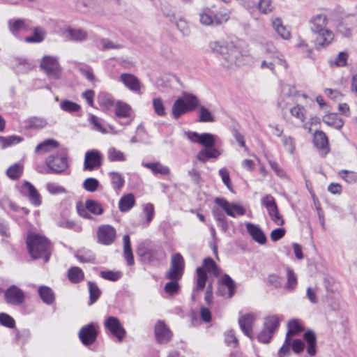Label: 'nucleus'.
Here are the masks:
<instances>
[{
  "label": "nucleus",
  "mask_w": 357,
  "mask_h": 357,
  "mask_svg": "<svg viewBox=\"0 0 357 357\" xmlns=\"http://www.w3.org/2000/svg\"><path fill=\"white\" fill-rule=\"evenodd\" d=\"M212 53L219 57L222 66L231 69L244 64L249 52L241 47L240 42L224 40H213L208 44Z\"/></svg>",
  "instance_id": "nucleus-1"
},
{
  "label": "nucleus",
  "mask_w": 357,
  "mask_h": 357,
  "mask_svg": "<svg viewBox=\"0 0 357 357\" xmlns=\"http://www.w3.org/2000/svg\"><path fill=\"white\" fill-rule=\"evenodd\" d=\"M186 137L193 143H197L203 146L197 155V159L206 162L211 158L217 159L221 155V152L215 147L216 144V136L209 133L204 132L199 134L197 132L188 131L185 133Z\"/></svg>",
  "instance_id": "nucleus-2"
},
{
  "label": "nucleus",
  "mask_w": 357,
  "mask_h": 357,
  "mask_svg": "<svg viewBox=\"0 0 357 357\" xmlns=\"http://www.w3.org/2000/svg\"><path fill=\"white\" fill-rule=\"evenodd\" d=\"M26 242L29 254L33 259H43L45 262L49 261L52 252V245L46 237L29 231Z\"/></svg>",
  "instance_id": "nucleus-3"
},
{
  "label": "nucleus",
  "mask_w": 357,
  "mask_h": 357,
  "mask_svg": "<svg viewBox=\"0 0 357 357\" xmlns=\"http://www.w3.org/2000/svg\"><path fill=\"white\" fill-rule=\"evenodd\" d=\"M137 253L143 261L155 266H159L167 257V254L160 245H152L146 248L144 245H140Z\"/></svg>",
  "instance_id": "nucleus-4"
},
{
  "label": "nucleus",
  "mask_w": 357,
  "mask_h": 357,
  "mask_svg": "<svg viewBox=\"0 0 357 357\" xmlns=\"http://www.w3.org/2000/svg\"><path fill=\"white\" fill-rule=\"evenodd\" d=\"M199 99L194 94L184 93L182 97L176 99L173 103L172 115L177 119L184 114L194 111L199 106Z\"/></svg>",
  "instance_id": "nucleus-5"
},
{
  "label": "nucleus",
  "mask_w": 357,
  "mask_h": 357,
  "mask_svg": "<svg viewBox=\"0 0 357 357\" xmlns=\"http://www.w3.org/2000/svg\"><path fill=\"white\" fill-rule=\"evenodd\" d=\"M282 318V315L277 314L267 316L264 319L262 330L257 335L259 342L264 344L268 343L277 331Z\"/></svg>",
  "instance_id": "nucleus-6"
},
{
  "label": "nucleus",
  "mask_w": 357,
  "mask_h": 357,
  "mask_svg": "<svg viewBox=\"0 0 357 357\" xmlns=\"http://www.w3.org/2000/svg\"><path fill=\"white\" fill-rule=\"evenodd\" d=\"M49 170L47 173L61 174L68 167V155L66 151H61L55 155H50L45 160Z\"/></svg>",
  "instance_id": "nucleus-7"
},
{
  "label": "nucleus",
  "mask_w": 357,
  "mask_h": 357,
  "mask_svg": "<svg viewBox=\"0 0 357 357\" xmlns=\"http://www.w3.org/2000/svg\"><path fill=\"white\" fill-rule=\"evenodd\" d=\"M40 68L45 71L50 79L57 80L60 79L61 68L57 57L45 56L41 60Z\"/></svg>",
  "instance_id": "nucleus-8"
},
{
  "label": "nucleus",
  "mask_w": 357,
  "mask_h": 357,
  "mask_svg": "<svg viewBox=\"0 0 357 357\" xmlns=\"http://www.w3.org/2000/svg\"><path fill=\"white\" fill-rule=\"evenodd\" d=\"M77 210L81 217L88 220L92 219L91 214L100 215L104 212L102 206L98 202L93 199L86 200L84 204H77Z\"/></svg>",
  "instance_id": "nucleus-9"
},
{
  "label": "nucleus",
  "mask_w": 357,
  "mask_h": 357,
  "mask_svg": "<svg viewBox=\"0 0 357 357\" xmlns=\"http://www.w3.org/2000/svg\"><path fill=\"white\" fill-rule=\"evenodd\" d=\"M185 268V261L180 253H175L172 256L170 267L166 272V279H181Z\"/></svg>",
  "instance_id": "nucleus-10"
},
{
  "label": "nucleus",
  "mask_w": 357,
  "mask_h": 357,
  "mask_svg": "<svg viewBox=\"0 0 357 357\" xmlns=\"http://www.w3.org/2000/svg\"><path fill=\"white\" fill-rule=\"evenodd\" d=\"M357 26V17L354 15H349L342 17L336 26L337 33L343 38H350L354 29Z\"/></svg>",
  "instance_id": "nucleus-11"
},
{
  "label": "nucleus",
  "mask_w": 357,
  "mask_h": 357,
  "mask_svg": "<svg viewBox=\"0 0 357 357\" xmlns=\"http://www.w3.org/2000/svg\"><path fill=\"white\" fill-rule=\"evenodd\" d=\"M98 325L95 323H90L82 326L79 331V338L84 346L93 344L98 335Z\"/></svg>",
  "instance_id": "nucleus-12"
},
{
  "label": "nucleus",
  "mask_w": 357,
  "mask_h": 357,
  "mask_svg": "<svg viewBox=\"0 0 357 357\" xmlns=\"http://www.w3.org/2000/svg\"><path fill=\"white\" fill-rule=\"evenodd\" d=\"M4 298L8 305L20 306L24 303L25 294L16 285H12L4 291Z\"/></svg>",
  "instance_id": "nucleus-13"
},
{
  "label": "nucleus",
  "mask_w": 357,
  "mask_h": 357,
  "mask_svg": "<svg viewBox=\"0 0 357 357\" xmlns=\"http://www.w3.org/2000/svg\"><path fill=\"white\" fill-rule=\"evenodd\" d=\"M215 203L218 205L229 216L236 218L237 215H243L245 213V208L236 203H230L225 198L217 197Z\"/></svg>",
  "instance_id": "nucleus-14"
},
{
  "label": "nucleus",
  "mask_w": 357,
  "mask_h": 357,
  "mask_svg": "<svg viewBox=\"0 0 357 357\" xmlns=\"http://www.w3.org/2000/svg\"><path fill=\"white\" fill-rule=\"evenodd\" d=\"M243 6L255 19H257L258 12L268 14L273 10L271 1H244Z\"/></svg>",
  "instance_id": "nucleus-15"
},
{
  "label": "nucleus",
  "mask_w": 357,
  "mask_h": 357,
  "mask_svg": "<svg viewBox=\"0 0 357 357\" xmlns=\"http://www.w3.org/2000/svg\"><path fill=\"white\" fill-rule=\"evenodd\" d=\"M104 326L112 335L117 338L119 342L123 340L126 335V331L116 317H108L104 322Z\"/></svg>",
  "instance_id": "nucleus-16"
},
{
  "label": "nucleus",
  "mask_w": 357,
  "mask_h": 357,
  "mask_svg": "<svg viewBox=\"0 0 357 357\" xmlns=\"http://www.w3.org/2000/svg\"><path fill=\"white\" fill-rule=\"evenodd\" d=\"M116 237V231L114 227L109 225H102L97 230L98 242L100 244L109 245L113 243Z\"/></svg>",
  "instance_id": "nucleus-17"
},
{
  "label": "nucleus",
  "mask_w": 357,
  "mask_h": 357,
  "mask_svg": "<svg viewBox=\"0 0 357 357\" xmlns=\"http://www.w3.org/2000/svg\"><path fill=\"white\" fill-rule=\"evenodd\" d=\"M20 192L26 197L29 201L35 206L41 204V196L36 188L29 181H24L20 187Z\"/></svg>",
  "instance_id": "nucleus-18"
},
{
  "label": "nucleus",
  "mask_w": 357,
  "mask_h": 357,
  "mask_svg": "<svg viewBox=\"0 0 357 357\" xmlns=\"http://www.w3.org/2000/svg\"><path fill=\"white\" fill-rule=\"evenodd\" d=\"M102 155L97 149L89 150L85 153L84 167L87 170H93L102 165Z\"/></svg>",
  "instance_id": "nucleus-19"
},
{
  "label": "nucleus",
  "mask_w": 357,
  "mask_h": 357,
  "mask_svg": "<svg viewBox=\"0 0 357 357\" xmlns=\"http://www.w3.org/2000/svg\"><path fill=\"white\" fill-rule=\"evenodd\" d=\"M255 320L256 317L253 313L241 314L238 318V324L241 331L250 340L253 339L252 330Z\"/></svg>",
  "instance_id": "nucleus-20"
},
{
  "label": "nucleus",
  "mask_w": 357,
  "mask_h": 357,
  "mask_svg": "<svg viewBox=\"0 0 357 357\" xmlns=\"http://www.w3.org/2000/svg\"><path fill=\"white\" fill-rule=\"evenodd\" d=\"M296 90L294 86L289 84H284L282 86L281 95L278 100V106L282 109H286L293 101L292 97L295 95Z\"/></svg>",
  "instance_id": "nucleus-21"
},
{
  "label": "nucleus",
  "mask_w": 357,
  "mask_h": 357,
  "mask_svg": "<svg viewBox=\"0 0 357 357\" xmlns=\"http://www.w3.org/2000/svg\"><path fill=\"white\" fill-rule=\"evenodd\" d=\"M120 81L130 91L137 94H141V82L134 75L130 73H122L119 77Z\"/></svg>",
  "instance_id": "nucleus-22"
},
{
  "label": "nucleus",
  "mask_w": 357,
  "mask_h": 357,
  "mask_svg": "<svg viewBox=\"0 0 357 357\" xmlns=\"http://www.w3.org/2000/svg\"><path fill=\"white\" fill-rule=\"evenodd\" d=\"M9 31L15 37H19V34L22 31H31L32 28L29 22L21 19H11L8 22Z\"/></svg>",
  "instance_id": "nucleus-23"
},
{
  "label": "nucleus",
  "mask_w": 357,
  "mask_h": 357,
  "mask_svg": "<svg viewBox=\"0 0 357 357\" xmlns=\"http://www.w3.org/2000/svg\"><path fill=\"white\" fill-rule=\"evenodd\" d=\"M155 335L158 343H167L172 337L170 329L162 321H158L155 326Z\"/></svg>",
  "instance_id": "nucleus-24"
},
{
  "label": "nucleus",
  "mask_w": 357,
  "mask_h": 357,
  "mask_svg": "<svg viewBox=\"0 0 357 357\" xmlns=\"http://www.w3.org/2000/svg\"><path fill=\"white\" fill-rule=\"evenodd\" d=\"M317 36L314 39V47L317 50H321L328 46L334 39L333 31L325 29L320 32H317Z\"/></svg>",
  "instance_id": "nucleus-25"
},
{
  "label": "nucleus",
  "mask_w": 357,
  "mask_h": 357,
  "mask_svg": "<svg viewBox=\"0 0 357 357\" xmlns=\"http://www.w3.org/2000/svg\"><path fill=\"white\" fill-rule=\"evenodd\" d=\"M63 35L67 40L75 42H83L88 37V33L85 30L71 26L65 29Z\"/></svg>",
  "instance_id": "nucleus-26"
},
{
  "label": "nucleus",
  "mask_w": 357,
  "mask_h": 357,
  "mask_svg": "<svg viewBox=\"0 0 357 357\" xmlns=\"http://www.w3.org/2000/svg\"><path fill=\"white\" fill-rule=\"evenodd\" d=\"M246 229L248 234L255 241L261 245H264L266 243V237L259 226L248 222L246 224Z\"/></svg>",
  "instance_id": "nucleus-27"
},
{
  "label": "nucleus",
  "mask_w": 357,
  "mask_h": 357,
  "mask_svg": "<svg viewBox=\"0 0 357 357\" xmlns=\"http://www.w3.org/2000/svg\"><path fill=\"white\" fill-rule=\"evenodd\" d=\"M207 279L208 275L204 268L203 267H198L196 270V286L193 289L192 295L193 301L195 300V292L202 291L204 289Z\"/></svg>",
  "instance_id": "nucleus-28"
},
{
  "label": "nucleus",
  "mask_w": 357,
  "mask_h": 357,
  "mask_svg": "<svg viewBox=\"0 0 357 357\" xmlns=\"http://www.w3.org/2000/svg\"><path fill=\"white\" fill-rule=\"evenodd\" d=\"M303 339L307 344V353L310 356H314L317 354V336L312 330H307L303 334Z\"/></svg>",
  "instance_id": "nucleus-29"
},
{
  "label": "nucleus",
  "mask_w": 357,
  "mask_h": 357,
  "mask_svg": "<svg viewBox=\"0 0 357 357\" xmlns=\"http://www.w3.org/2000/svg\"><path fill=\"white\" fill-rule=\"evenodd\" d=\"M142 165L150 169L153 174L161 176H167L170 174V169L159 162H142Z\"/></svg>",
  "instance_id": "nucleus-30"
},
{
  "label": "nucleus",
  "mask_w": 357,
  "mask_h": 357,
  "mask_svg": "<svg viewBox=\"0 0 357 357\" xmlns=\"http://www.w3.org/2000/svg\"><path fill=\"white\" fill-rule=\"evenodd\" d=\"M310 23V29L312 32H320L326 29L327 18L324 15H317L311 20Z\"/></svg>",
  "instance_id": "nucleus-31"
},
{
  "label": "nucleus",
  "mask_w": 357,
  "mask_h": 357,
  "mask_svg": "<svg viewBox=\"0 0 357 357\" xmlns=\"http://www.w3.org/2000/svg\"><path fill=\"white\" fill-rule=\"evenodd\" d=\"M38 292L41 300L45 304L52 305L54 302V294L50 287L45 285L40 286Z\"/></svg>",
  "instance_id": "nucleus-32"
},
{
  "label": "nucleus",
  "mask_w": 357,
  "mask_h": 357,
  "mask_svg": "<svg viewBox=\"0 0 357 357\" xmlns=\"http://www.w3.org/2000/svg\"><path fill=\"white\" fill-rule=\"evenodd\" d=\"M314 144L320 150L328 151V139L323 131H316L314 134Z\"/></svg>",
  "instance_id": "nucleus-33"
},
{
  "label": "nucleus",
  "mask_w": 357,
  "mask_h": 357,
  "mask_svg": "<svg viewBox=\"0 0 357 357\" xmlns=\"http://www.w3.org/2000/svg\"><path fill=\"white\" fill-rule=\"evenodd\" d=\"M322 121L327 126L332 127L335 129L340 130L344 125V122L337 114H328L322 117Z\"/></svg>",
  "instance_id": "nucleus-34"
},
{
  "label": "nucleus",
  "mask_w": 357,
  "mask_h": 357,
  "mask_svg": "<svg viewBox=\"0 0 357 357\" xmlns=\"http://www.w3.org/2000/svg\"><path fill=\"white\" fill-rule=\"evenodd\" d=\"M109 176L113 189L116 192L120 191L125 184L123 175L120 172H109Z\"/></svg>",
  "instance_id": "nucleus-35"
},
{
  "label": "nucleus",
  "mask_w": 357,
  "mask_h": 357,
  "mask_svg": "<svg viewBox=\"0 0 357 357\" xmlns=\"http://www.w3.org/2000/svg\"><path fill=\"white\" fill-rule=\"evenodd\" d=\"M123 256L128 266L134 264V257L131 249L130 238L129 235L126 234L123 237Z\"/></svg>",
  "instance_id": "nucleus-36"
},
{
  "label": "nucleus",
  "mask_w": 357,
  "mask_h": 357,
  "mask_svg": "<svg viewBox=\"0 0 357 357\" xmlns=\"http://www.w3.org/2000/svg\"><path fill=\"white\" fill-rule=\"evenodd\" d=\"M272 26L275 31L284 40H289L291 37L290 31L282 24L280 18L272 21Z\"/></svg>",
  "instance_id": "nucleus-37"
},
{
  "label": "nucleus",
  "mask_w": 357,
  "mask_h": 357,
  "mask_svg": "<svg viewBox=\"0 0 357 357\" xmlns=\"http://www.w3.org/2000/svg\"><path fill=\"white\" fill-rule=\"evenodd\" d=\"M107 156L108 160L112 162H125L127 160V155L114 146H111L107 149Z\"/></svg>",
  "instance_id": "nucleus-38"
},
{
  "label": "nucleus",
  "mask_w": 357,
  "mask_h": 357,
  "mask_svg": "<svg viewBox=\"0 0 357 357\" xmlns=\"http://www.w3.org/2000/svg\"><path fill=\"white\" fill-rule=\"evenodd\" d=\"M58 146L59 143L57 141L53 139H48L38 144L35 149V152L36 153H47L52 149L57 148Z\"/></svg>",
  "instance_id": "nucleus-39"
},
{
  "label": "nucleus",
  "mask_w": 357,
  "mask_h": 357,
  "mask_svg": "<svg viewBox=\"0 0 357 357\" xmlns=\"http://www.w3.org/2000/svg\"><path fill=\"white\" fill-rule=\"evenodd\" d=\"M135 199L132 194H127L123 196L119 202V208L121 212L130 211L135 205Z\"/></svg>",
  "instance_id": "nucleus-40"
},
{
  "label": "nucleus",
  "mask_w": 357,
  "mask_h": 357,
  "mask_svg": "<svg viewBox=\"0 0 357 357\" xmlns=\"http://www.w3.org/2000/svg\"><path fill=\"white\" fill-rule=\"evenodd\" d=\"M95 45L100 50L105 51L110 49H121L122 45L116 44L107 38H98L95 40Z\"/></svg>",
  "instance_id": "nucleus-41"
},
{
  "label": "nucleus",
  "mask_w": 357,
  "mask_h": 357,
  "mask_svg": "<svg viewBox=\"0 0 357 357\" xmlns=\"http://www.w3.org/2000/svg\"><path fill=\"white\" fill-rule=\"evenodd\" d=\"M97 100L100 106L105 109H109L114 106V100L112 96L106 92H100L98 93Z\"/></svg>",
  "instance_id": "nucleus-42"
},
{
  "label": "nucleus",
  "mask_w": 357,
  "mask_h": 357,
  "mask_svg": "<svg viewBox=\"0 0 357 357\" xmlns=\"http://www.w3.org/2000/svg\"><path fill=\"white\" fill-rule=\"evenodd\" d=\"M131 107L122 101H118L115 106V114L119 118H128L131 116Z\"/></svg>",
  "instance_id": "nucleus-43"
},
{
  "label": "nucleus",
  "mask_w": 357,
  "mask_h": 357,
  "mask_svg": "<svg viewBox=\"0 0 357 357\" xmlns=\"http://www.w3.org/2000/svg\"><path fill=\"white\" fill-rule=\"evenodd\" d=\"M160 6L163 15L167 17L170 22H173L176 19L178 15H180V13L172 7L169 1H163Z\"/></svg>",
  "instance_id": "nucleus-44"
},
{
  "label": "nucleus",
  "mask_w": 357,
  "mask_h": 357,
  "mask_svg": "<svg viewBox=\"0 0 357 357\" xmlns=\"http://www.w3.org/2000/svg\"><path fill=\"white\" fill-rule=\"evenodd\" d=\"M213 14L214 10L213 9L210 8H204L199 14L201 24L205 26H215Z\"/></svg>",
  "instance_id": "nucleus-45"
},
{
  "label": "nucleus",
  "mask_w": 357,
  "mask_h": 357,
  "mask_svg": "<svg viewBox=\"0 0 357 357\" xmlns=\"http://www.w3.org/2000/svg\"><path fill=\"white\" fill-rule=\"evenodd\" d=\"M33 33L31 36L26 37L24 38V41L28 43H41L44 39L45 36V30L40 27H34L33 29Z\"/></svg>",
  "instance_id": "nucleus-46"
},
{
  "label": "nucleus",
  "mask_w": 357,
  "mask_h": 357,
  "mask_svg": "<svg viewBox=\"0 0 357 357\" xmlns=\"http://www.w3.org/2000/svg\"><path fill=\"white\" fill-rule=\"evenodd\" d=\"M47 121L44 118L33 116L25 121V127L29 129H41L46 126Z\"/></svg>",
  "instance_id": "nucleus-47"
},
{
  "label": "nucleus",
  "mask_w": 357,
  "mask_h": 357,
  "mask_svg": "<svg viewBox=\"0 0 357 357\" xmlns=\"http://www.w3.org/2000/svg\"><path fill=\"white\" fill-rule=\"evenodd\" d=\"M229 11L226 8H220L219 10H214L213 17L215 22V26H218L225 23L229 19Z\"/></svg>",
  "instance_id": "nucleus-48"
},
{
  "label": "nucleus",
  "mask_w": 357,
  "mask_h": 357,
  "mask_svg": "<svg viewBox=\"0 0 357 357\" xmlns=\"http://www.w3.org/2000/svg\"><path fill=\"white\" fill-rule=\"evenodd\" d=\"M88 287L89 292V305H91L98 300L101 294V291L97 284L91 281L88 282Z\"/></svg>",
  "instance_id": "nucleus-49"
},
{
  "label": "nucleus",
  "mask_w": 357,
  "mask_h": 357,
  "mask_svg": "<svg viewBox=\"0 0 357 357\" xmlns=\"http://www.w3.org/2000/svg\"><path fill=\"white\" fill-rule=\"evenodd\" d=\"M286 271L287 280L284 287L289 291H293L297 287V276L290 267H287Z\"/></svg>",
  "instance_id": "nucleus-50"
},
{
  "label": "nucleus",
  "mask_w": 357,
  "mask_h": 357,
  "mask_svg": "<svg viewBox=\"0 0 357 357\" xmlns=\"http://www.w3.org/2000/svg\"><path fill=\"white\" fill-rule=\"evenodd\" d=\"M68 277L71 282L79 283L84 280V274L80 268L75 266L68 270Z\"/></svg>",
  "instance_id": "nucleus-51"
},
{
  "label": "nucleus",
  "mask_w": 357,
  "mask_h": 357,
  "mask_svg": "<svg viewBox=\"0 0 357 357\" xmlns=\"http://www.w3.org/2000/svg\"><path fill=\"white\" fill-rule=\"evenodd\" d=\"M75 256L81 263H91L93 262L95 259L92 252L84 248L77 250Z\"/></svg>",
  "instance_id": "nucleus-52"
},
{
  "label": "nucleus",
  "mask_w": 357,
  "mask_h": 357,
  "mask_svg": "<svg viewBox=\"0 0 357 357\" xmlns=\"http://www.w3.org/2000/svg\"><path fill=\"white\" fill-rule=\"evenodd\" d=\"M23 173V167L19 163L10 166L6 171V175L12 180H17L21 177Z\"/></svg>",
  "instance_id": "nucleus-53"
},
{
  "label": "nucleus",
  "mask_w": 357,
  "mask_h": 357,
  "mask_svg": "<svg viewBox=\"0 0 357 357\" xmlns=\"http://www.w3.org/2000/svg\"><path fill=\"white\" fill-rule=\"evenodd\" d=\"M60 108L63 111L70 114L78 112L81 109L79 105L68 100H62L60 102Z\"/></svg>",
  "instance_id": "nucleus-54"
},
{
  "label": "nucleus",
  "mask_w": 357,
  "mask_h": 357,
  "mask_svg": "<svg viewBox=\"0 0 357 357\" xmlns=\"http://www.w3.org/2000/svg\"><path fill=\"white\" fill-rule=\"evenodd\" d=\"M23 141V138L20 136L11 135L9 137L0 136V145L4 149L10 146L17 144Z\"/></svg>",
  "instance_id": "nucleus-55"
},
{
  "label": "nucleus",
  "mask_w": 357,
  "mask_h": 357,
  "mask_svg": "<svg viewBox=\"0 0 357 357\" xmlns=\"http://www.w3.org/2000/svg\"><path fill=\"white\" fill-rule=\"evenodd\" d=\"M172 22L175 24L176 26L183 36H188L190 35V31L188 23L181 15H178L176 19Z\"/></svg>",
  "instance_id": "nucleus-56"
},
{
  "label": "nucleus",
  "mask_w": 357,
  "mask_h": 357,
  "mask_svg": "<svg viewBox=\"0 0 357 357\" xmlns=\"http://www.w3.org/2000/svg\"><path fill=\"white\" fill-rule=\"evenodd\" d=\"M290 113L292 116L296 118L302 123L305 122L306 120V109L302 105H296L291 107L290 109Z\"/></svg>",
  "instance_id": "nucleus-57"
},
{
  "label": "nucleus",
  "mask_w": 357,
  "mask_h": 357,
  "mask_svg": "<svg viewBox=\"0 0 357 357\" xmlns=\"http://www.w3.org/2000/svg\"><path fill=\"white\" fill-rule=\"evenodd\" d=\"M170 281L167 282L164 287L165 291L170 295H175L178 294L180 286L178 281L181 279H169Z\"/></svg>",
  "instance_id": "nucleus-58"
},
{
  "label": "nucleus",
  "mask_w": 357,
  "mask_h": 357,
  "mask_svg": "<svg viewBox=\"0 0 357 357\" xmlns=\"http://www.w3.org/2000/svg\"><path fill=\"white\" fill-rule=\"evenodd\" d=\"M261 204L266 207L268 213L273 212L278 208L275 199L271 195H266L262 197Z\"/></svg>",
  "instance_id": "nucleus-59"
},
{
  "label": "nucleus",
  "mask_w": 357,
  "mask_h": 357,
  "mask_svg": "<svg viewBox=\"0 0 357 357\" xmlns=\"http://www.w3.org/2000/svg\"><path fill=\"white\" fill-rule=\"evenodd\" d=\"M199 121L200 122H213L215 118L211 112L204 106L199 107Z\"/></svg>",
  "instance_id": "nucleus-60"
},
{
  "label": "nucleus",
  "mask_w": 357,
  "mask_h": 357,
  "mask_svg": "<svg viewBox=\"0 0 357 357\" xmlns=\"http://www.w3.org/2000/svg\"><path fill=\"white\" fill-rule=\"evenodd\" d=\"M302 331V327L297 320L293 319L288 323V331L286 337H290L291 335H296Z\"/></svg>",
  "instance_id": "nucleus-61"
},
{
  "label": "nucleus",
  "mask_w": 357,
  "mask_h": 357,
  "mask_svg": "<svg viewBox=\"0 0 357 357\" xmlns=\"http://www.w3.org/2000/svg\"><path fill=\"white\" fill-rule=\"evenodd\" d=\"M153 107L158 116H165L166 115L165 107L160 98H156L153 100Z\"/></svg>",
  "instance_id": "nucleus-62"
},
{
  "label": "nucleus",
  "mask_w": 357,
  "mask_h": 357,
  "mask_svg": "<svg viewBox=\"0 0 357 357\" xmlns=\"http://www.w3.org/2000/svg\"><path fill=\"white\" fill-rule=\"evenodd\" d=\"M45 188L49 193L54 195L66 192L65 188L53 182L47 183Z\"/></svg>",
  "instance_id": "nucleus-63"
},
{
  "label": "nucleus",
  "mask_w": 357,
  "mask_h": 357,
  "mask_svg": "<svg viewBox=\"0 0 357 357\" xmlns=\"http://www.w3.org/2000/svg\"><path fill=\"white\" fill-rule=\"evenodd\" d=\"M225 342L227 346L232 348L238 347V342L233 330H229L225 333Z\"/></svg>",
  "instance_id": "nucleus-64"
}]
</instances>
